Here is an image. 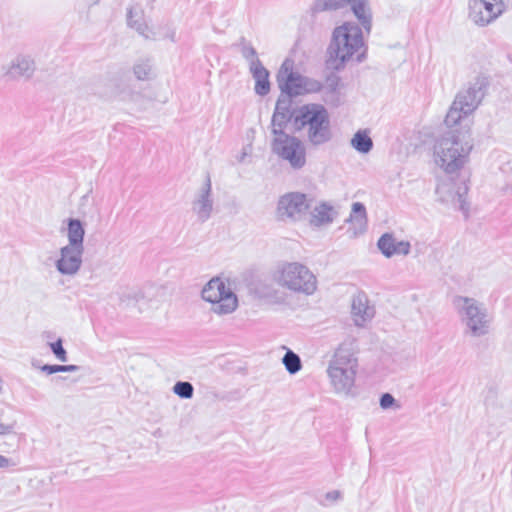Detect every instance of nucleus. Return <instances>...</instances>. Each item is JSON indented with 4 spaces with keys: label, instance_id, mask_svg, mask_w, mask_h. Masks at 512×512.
Segmentation results:
<instances>
[{
    "label": "nucleus",
    "instance_id": "79ce46f5",
    "mask_svg": "<svg viewBox=\"0 0 512 512\" xmlns=\"http://www.w3.org/2000/svg\"><path fill=\"white\" fill-rule=\"evenodd\" d=\"M3 383H4V381H3L2 377L0 376V394H2V392H3Z\"/></svg>",
    "mask_w": 512,
    "mask_h": 512
},
{
    "label": "nucleus",
    "instance_id": "f8f14e48",
    "mask_svg": "<svg viewBox=\"0 0 512 512\" xmlns=\"http://www.w3.org/2000/svg\"><path fill=\"white\" fill-rule=\"evenodd\" d=\"M272 151L287 161L294 169H301L306 163V150L302 142L288 134H280L272 141Z\"/></svg>",
    "mask_w": 512,
    "mask_h": 512
},
{
    "label": "nucleus",
    "instance_id": "58836bf2",
    "mask_svg": "<svg viewBox=\"0 0 512 512\" xmlns=\"http://www.w3.org/2000/svg\"><path fill=\"white\" fill-rule=\"evenodd\" d=\"M78 370H79V367L77 365H57V373L58 372H75Z\"/></svg>",
    "mask_w": 512,
    "mask_h": 512
},
{
    "label": "nucleus",
    "instance_id": "39448f33",
    "mask_svg": "<svg viewBox=\"0 0 512 512\" xmlns=\"http://www.w3.org/2000/svg\"><path fill=\"white\" fill-rule=\"evenodd\" d=\"M488 81L483 76H477L458 92L447 115V127L460 126L461 121L473 113L485 96Z\"/></svg>",
    "mask_w": 512,
    "mask_h": 512
},
{
    "label": "nucleus",
    "instance_id": "f3484780",
    "mask_svg": "<svg viewBox=\"0 0 512 512\" xmlns=\"http://www.w3.org/2000/svg\"><path fill=\"white\" fill-rule=\"evenodd\" d=\"M377 247L386 258L396 255L407 256L411 251L409 241L399 240L391 233L383 234L377 242Z\"/></svg>",
    "mask_w": 512,
    "mask_h": 512
},
{
    "label": "nucleus",
    "instance_id": "f03ea898",
    "mask_svg": "<svg viewBox=\"0 0 512 512\" xmlns=\"http://www.w3.org/2000/svg\"><path fill=\"white\" fill-rule=\"evenodd\" d=\"M357 342L347 338L336 348L327 367V375L333 391L339 395H349L355 383L358 359Z\"/></svg>",
    "mask_w": 512,
    "mask_h": 512
},
{
    "label": "nucleus",
    "instance_id": "9b49d317",
    "mask_svg": "<svg viewBox=\"0 0 512 512\" xmlns=\"http://www.w3.org/2000/svg\"><path fill=\"white\" fill-rule=\"evenodd\" d=\"M506 11L503 0H468V19L483 28L494 23Z\"/></svg>",
    "mask_w": 512,
    "mask_h": 512
},
{
    "label": "nucleus",
    "instance_id": "4c0bfd02",
    "mask_svg": "<svg viewBox=\"0 0 512 512\" xmlns=\"http://www.w3.org/2000/svg\"><path fill=\"white\" fill-rule=\"evenodd\" d=\"M16 465L12 459H9L3 455H0V468H9Z\"/></svg>",
    "mask_w": 512,
    "mask_h": 512
},
{
    "label": "nucleus",
    "instance_id": "423d86ee",
    "mask_svg": "<svg viewBox=\"0 0 512 512\" xmlns=\"http://www.w3.org/2000/svg\"><path fill=\"white\" fill-rule=\"evenodd\" d=\"M276 283L298 294L312 295L317 290V278L314 273L300 262H284L274 272Z\"/></svg>",
    "mask_w": 512,
    "mask_h": 512
},
{
    "label": "nucleus",
    "instance_id": "473e14b6",
    "mask_svg": "<svg viewBox=\"0 0 512 512\" xmlns=\"http://www.w3.org/2000/svg\"><path fill=\"white\" fill-rule=\"evenodd\" d=\"M146 297V291L145 290H132V291H129L127 294H125L122 298H121V302L122 303H125L127 302V305L129 304V300H134V301H139L143 298Z\"/></svg>",
    "mask_w": 512,
    "mask_h": 512
},
{
    "label": "nucleus",
    "instance_id": "a878e982",
    "mask_svg": "<svg viewBox=\"0 0 512 512\" xmlns=\"http://www.w3.org/2000/svg\"><path fill=\"white\" fill-rule=\"evenodd\" d=\"M282 363L290 374H296L302 368L300 357L289 349L285 353Z\"/></svg>",
    "mask_w": 512,
    "mask_h": 512
},
{
    "label": "nucleus",
    "instance_id": "393cba45",
    "mask_svg": "<svg viewBox=\"0 0 512 512\" xmlns=\"http://www.w3.org/2000/svg\"><path fill=\"white\" fill-rule=\"evenodd\" d=\"M127 23L131 28L135 29L140 35L144 36L145 38H150V35L148 34V26L145 24L144 21H142L140 15L134 13L133 9L128 10Z\"/></svg>",
    "mask_w": 512,
    "mask_h": 512
},
{
    "label": "nucleus",
    "instance_id": "7c9ffc66",
    "mask_svg": "<svg viewBox=\"0 0 512 512\" xmlns=\"http://www.w3.org/2000/svg\"><path fill=\"white\" fill-rule=\"evenodd\" d=\"M346 3L350 4L348 0H320L317 6L321 10H336L343 7Z\"/></svg>",
    "mask_w": 512,
    "mask_h": 512
},
{
    "label": "nucleus",
    "instance_id": "c85d7f7f",
    "mask_svg": "<svg viewBox=\"0 0 512 512\" xmlns=\"http://www.w3.org/2000/svg\"><path fill=\"white\" fill-rule=\"evenodd\" d=\"M133 71L138 80H147L151 73V65L148 61H140L134 65Z\"/></svg>",
    "mask_w": 512,
    "mask_h": 512
},
{
    "label": "nucleus",
    "instance_id": "b1692460",
    "mask_svg": "<svg viewBox=\"0 0 512 512\" xmlns=\"http://www.w3.org/2000/svg\"><path fill=\"white\" fill-rule=\"evenodd\" d=\"M351 146L359 153L366 154L373 148V141L367 130H358L351 139Z\"/></svg>",
    "mask_w": 512,
    "mask_h": 512
},
{
    "label": "nucleus",
    "instance_id": "e433bc0d",
    "mask_svg": "<svg viewBox=\"0 0 512 512\" xmlns=\"http://www.w3.org/2000/svg\"><path fill=\"white\" fill-rule=\"evenodd\" d=\"M15 426H16L15 422H12V423H1L0 422V435L5 436V435H9V434L13 433Z\"/></svg>",
    "mask_w": 512,
    "mask_h": 512
},
{
    "label": "nucleus",
    "instance_id": "2eb2a0df",
    "mask_svg": "<svg viewBox=\"0 0 512 512\" xmlns=\"http://www.w3.org/2000/svg\"><path fill=\"white\" fill-rule=\"evenodd\" d=\"M214 201L212 198V184L210 177L206 178L204 185L198 190L192 202V211L200 222H206L212 215Z\"/></svg>",
    "mask_w": 512,
    "mask_h": 512
},
{
    "label": "nucleus",
    "instance_id": "f257e3e1",
    "mask_svg": "<svg viewBox=\"0 0 512 512\" xmlns=\"http://www.w3.org/2000/svg\"><path fill=\"white\" fill-rule=\"evenodd\" d=\"M435 142L433 157L435 164L447 174L461 170L469 161L473 139L468 126L448 127Z\"/></svg>",
    "mask_w": 512,
    "mask_h": 512
},
{
    "label": "nucleus",
    "instance_id": "5701e85b",
    "mask_svg": "<svg viewBox=\"0 0 512 512\" xmlns=\"http://www.w3.org/2000/svg\"><path fill=\"white\" fill-rule=\"evenodd\" d=\"M85 229L79 219L67 220V238L69 246L84 248Z\"/></svg>",
    "mask_w": 512,
    "mask_h": 512
},
{
    "label": "nucleus",
    "instance_id": "7ed1b4c3",
    "mask_svg": "<svg viewBox=\"0 0 512 512\" xmlns=\"http://www.w3.org/2000/svg\"><path fill=\"white\" fill-rule=\"evenodd\" d=\"M452 303L465 335L480 338L490 333L493 316L483 302L472 297L457 295Z\"/></svg>",
    "mask_w": 512,
    "mask_h": 512
},
{
    "label": "nucleus",
    "instance_id": "c9c22d12",
    "mask_svg": "<svg viewBox=\"0 0 512 512\" xmlns=\"http://www.w3.org/2000/svg\"><path fill=\"white\" fill-rule=\"evenodd\" d=\"M395 398L390 393H384L380 398V407L388 409L395 404Z\"/></svg>",
    "mask_w": 512,
    "mask_h": 512
},
{
    "label": "nucleus",
    "instance_id": "6ab92c4d",
    "mask_svg": "<svg viewBox=\"0 0 512 512\" xmlns=\"http://www.w3.org/2000/svg\"><path fill=\"white\" fill-rule=\"evenodd\" d=\"M348 222L351 224L348 229L350 237H357L364 233L367 225V214L366 208L362 203L354 202L352 204V211Z\"/></svg>",
    "mask_w": 512,
    "mask_h": 512
},
{
    "label": "nucleus",
    "instance_id": "4468645a",
    "mask_svg": "<svg viewBox=\"0 0 512 512\" xmlns=\"http://www.w3.org/2000/svg\"><path fill=\"white\" fill-rule=\"evenodd\" d=\"M84 248L65 245L60 249V257L55 263L57 271L62 275L74 276L82 266Z\"/></svg>",
    "mask_w": 512,
    "mask_h": 512
},
{
    "label": "nucleus",
    "instance_id": "20e7f679",
    "mask_svg": "<svg viewBox=\"0 0 512 512\" xmlns=\"http://www.w3.org/2000/svg\"><path fill=\"white\" fill-rule=\"evenodd\" d=\"M364 45L362 31L355 23L347 22L333 32V40L328 48V64L340 69Z\"/></svg>",
    "mask_w": 512,
    "mask_h": 512
},
{
    "label": "nucleus",
    "instance_id": "4be33fe9",
    "mask_svg": "<svg viewBox=\"0 0 512 512\" xmlns=\"http://www.w3.org/2000/svg\"><path fill=\"white\" fill-rule=\"evenodd\" d=\"M354 15L357 17L367 33L372 26V15L367 0H348Z\"/></svg>",
    "mask_w": 512,
    "mask_h": 512
},
{
    "label": "nucleus",
    "instance_id": "bb28decb",
    "mask_svg": "<svg viewBox=\"0 0 512 512\" xmlns=\"http://www.w3.org/2000/svg\"><path fill=\"white\" fill-rule=\"evenodd\" d=\"M291 115H287L282 112H274L272 116L271 126L274 137H278L280 134H286L283 129L289 122Z\"/></svg>",
    "mask_w": 512,
    "mask_h": 512
},
{
    "label": "nucleus",
    "instance_id": "c756f323",
    "mask_svg": "<svg viewBox=\"0 0 512 512\" xmlns=\"http://www.w3.org/2000/svg\"><path fill=\"white\" fill-rule=\"evenodd\" d=\"M50 349L55 355V357L61 362H66L68 360L67 352L63 347L62 339L59 338L57 341L49 343Z\"/></svg>",
    "mask_w": 512,
    "mask_h": 512
},
{
    "label": "nucleus",
    "instance_id": "412c9836",
    "mask_svg": "<svg viewBox=\"0 0 512 512\" xmlns=\"http://www.w3.org/2000/svg\"><path fill=\"white\" fill-rule=\"evenodd\" d=\"M336 216L337 212L331 205L321 203L311 211L310 223L313 226L320 227L332 223Z\"/></svg>",
    "mask_w": 512,
    "mask_h": 512
},
{
    "label": "nucleus",
    "instance_id": "ddd939ff",
    "mask_svg": "<svg viewBox=\"0 0 512 512\" xmlns=\"http://www.w3.org/2000/svg\"><path fill=\"white\" fill-rule=\"evenodd\" d=\"M468 190L465 182H456L453 179L442 180L436 187L437 200L467 215L469 210L466 201Z\"/></svg>",
    "mask_w": 512,
    "mask_h": 512
},
{
    "label": "nucleus",
    "instance_id": "ea45409f",
    "mask_svg": "<svg viewBox=\"0 0 512 512\" xmlns=\"http://www.w3.org/2000/svg\"><path fill=\"white\" fill-rule=\"evenodd\" d=\"M243 55L247 59L251 58V62L256 59L255 58L256 51H255V49L253 47H246V48H244Z\"/></svg>",
    "mask_w": 512,
    "mask_h": 512
},
{
    "label": "nucleus",
    "instance_id": "9d476101",
    "mask_svg": "<svg viewBox=\"0 0 512 512\" xmlns=\"http://www.w3.org/2000/svg\"><path fill=\"white\" fill-rule=\"evenodd\" d=\"M312 202L313 199L304 193H286L277 202V218L284 222L301 221L306 218Z\"/></svg>",
    "mask_w": 512,
    "mask_h": 512
},
{
    "label": "nucleus",
    "instance_id": "0eeeda50",
    "mask_svg": "<svg viewBox=\"0 0 512 512\" xmlns=\"http://www.w3.org/2000/svg\"><path fill=\"white\" fill-rule=\"evenodd\" d=\"M295 124L298 129H306L307 139L314 146L325 144L332 138L329 115L321 105L303 107Z\"/></svg>",
    "mask_w": 512,
    "mask_h": 512
},
{
    "label": "nucleus",
    "instance_id": "aec40b11",
    "mask_svg": "<svg viewBox=\"0 0 512 512\" xmlns=\"http://www.w3.org/2000/svg\"><path fill=\"white\" fill-rule=\"evenodd\" d=\"M250 70L255 79V92L258 95L264 96L268 94L270 91V83H269V72L262 65L259 59H255L250 64Z\"/></svg>",
    "mask_w": 512,
    "mask_h": 512
},
{
    "label": "nucleus",
    "instance_id": "a19ab883",
    "mask_svg": "<svg viewBox=\"0 0 512 512\" xmlns=\"http://www.w3.org/2000/svg\"><path fill=\"white\" fill-rule=\"evenodd\" d=\"M40 370L47 374H54L57 373V365L45 364L40 367Z\"/></svg>",
    "mask_w": 512,
    "mask_h": 512
},
{
    "label": "nucleus",
    "instance_id": "2f4dec72",
    "mask_svg": "<svg viewBox=\"0 0 512 512\" xmlns=\"http://www.w3.org/2000/svg\"><path fill=\"white\" fill-rule=\"evenodd\" d=\"M291 96L282 93V95L279 97L276 103L275 111L274 112H282L287 115H291L290 112V98Z\"/></svg>",
    "mask_w": 512,
    "mask_h": 512
},
{
    "label": "nucleus",
    "instance_id": "a211bd4d",
    "mask_svg": "<svg viewBox=\"0 0 512 512\" xmlns=\"http://www.w3.org/2000/svg\"><path fill=\"white\" fill-rule=\"evenodd\" d=\"M351 314L355 325L359 327L364 326L374 317V307L369 304L368 297L365 293H358L353 296Z\"/></svg>",
    "mask_w": 512,
    "mask_h": 512
},
{
    "label": "nucleus",
    "instance_id": "1a4fd4ad",
    "mask_svg": "<svg viewBox=\"0 0 512 512\" xmlns=\"http://www.w3.org/2000/svg\"><path fill=\"white\" fill-rule=\"evenodd\" d=\"M277 82L281 92L289 96L318 92L321 89L319 81L294 72L293 62L289 59L282 63L277 74Z\"/></svg>",
    "mask_w": 512,
    "mask_h": 512
},
{
    "label": "nucleus",
    "instance_id": "6e6552de",
    "mask_svg": "<svg viewBox=\"0 0 512 512\" xmlns=\"http://www.w3.org/2000/svg\"><path fill=\"white\" fill-rule=\"evenodd\" d=\"M201 295L204 301L211 303L210 310L217 315L231 314L238 307L236 294L220 278H212Z\"/></svg>",
    "mask_w": 512,
    "mask_h": 512
},
{
    "label": "nucleus",
    "instance_id": "f704fd0d",
    "mask_svg": "<svg viewBox=\"0 0 512 512\" xmlns=\"http://www.w3.org/2000/svg\"><path fill=\"white\" fill-rule=\"evenodd\" d=\"M342 498V494L338 490L329 491L324 495V501L321 502V505L326 506L328 504H332L337 502Z\"/></svg>",
    "mask_w": 512,
    "mask_h": 512
},
{
    "label": "nucleus",
    "instance_id": "72a5a7b5",
    "mask_svg": "<svg viewBox=\"0 0 512 512\" xmlns=\"http://www.w3.org/2000/svg\"><path fill=\"white\" fill-rule=\"evenodd\" d=\"M342 86V83H341V80L338 76H330L327 78L326 80V88L331 92V93H336L340 90Z\"/></svg>",
    "mask_w": 512,
    "mask_h": 512
},
{
    "label": "nucleus",
    "instance_id": "dca6fc26",
    "mask_svg": "<svg viewBox=\"0 0 512 512\" xmlns=\"http://www.w3.org/2000/svg\"><path fill=\"white\" fill-rule=\"evenodd\" d=\"M36 71V63L32 56L17 55L6 69L5 75L11 80L31 79Z\"/></svg>",
    "mask_w": 512,
    "mask_h": 512
},
{
    "label": "nucleus",
    "instance_id": "cd10ccee",
    "mask_svg": "<svg viewBox=\"0 0 512 512\" xmlns=\"http://www.w3.org/2000/svg\"><path fill=\"white\" fill-rule=\"evenodd\" d=\"M173 392L182 399H191L194 395V387L190 382L178 381L173 386Z\"/></svg>",
    "mask_w": 512,
    "mask_h": 512
}]
</instances>
